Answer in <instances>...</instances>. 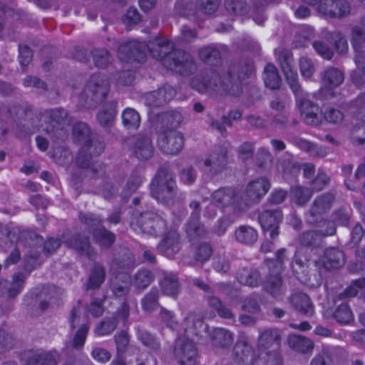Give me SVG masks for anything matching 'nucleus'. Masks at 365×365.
<instances>
[{
    "label": "nucleus",
    "mask_w": 365,
    "mask_h": 365,
    "mask_svg": "<svg viewBox=\"0 0 365 365\" xmlns=\"http://www.w3.org/2000/svg\"><path fill=\"white\" fill-rule=\"evenodd\" d=\"M280 332L277 329L264 331L259 338L257 354L245 342L235 346V360L240 365H280L281 357L276 351L279 346Z\"/></svg>",
    "instance_id": "nucleus-1"
},
{
    "label": "nucleus",
    "mask_w": 365,
    "mask_h": 365,
    "mask_svg": "<svg viewBox=\"0 0 365 365\" xmlns=\"http://www.w3.org/2000/svg\"><path fill=\"white\" fill-rule=\"evenodd\" d=\"M156 48H150L142 42L130 41L122 45L119 48V58L124 60L130 56H135L138 53H144L148 48L154 58L160 60L165 59L164 64L168 68L175 70L177 72L183 73L184 70L179 68H190L192 61L188 60L187 55L184 52L178 51L172 53L173 44L165 38H157L154 43Z\"/></svg>",
    "instance_id": "nucleus-2"
},
{
    "label": "nucleus",
    "mask_w": 365,
    "mask_h": 365,
    "mask_svg": "<svg viewBox=\"0 0 365 365\" xmlns=\"http://www.w3.org/2000/svg\"><path fill=\"white\" fill-rule=\"evenodd\" d=\"M287 81L297 96V104L304 121L309 125H319L322 120V112L318 106L306 98H300L301 88L298 82V75L294 69L293 59L289 53L282 54L279 58Z\"/></svg>",
    "instance_id": "nucleus-3"
},
{
    "label": "nucleus",
    "mask_w": 365,
    "mask_h": 365,
    "mask_svg": "<svg viewBox=\"0 0 365 365\" xmlns=\"http://www.w3.org/2000/svg\"><path fill=\"white\" fill-rule=\"evenodd\" d=\"M333 200L334 197L329 193L325 194L315 200L307 220L309 223H319L317 227L320 229L304 233L300 240L303 245H311L319 241L322 236L332 235L335 233V227L333 222H327L322 220L318 222L317 220L314 219L317 215L327 210L330 207Z\"/></svg>",
    "instance_id": "nucleus-4"
},
{
    "label": "nucleus",
    "mask_w": 365,
    "mask_h": 365,
    "mask_svg": "<svg viewBox=\"0 0 365 365\" xmlns=\"http://www.w3.org/2000/svg\"><path fill=\"white\" fill-rule=\"evenodd\" d=\"M185 332L188 336L193 334L200 335L201 337L210 336L212 341L216 344L226 346L232 341V336L230 331L222 328L213 329L212 333H210L209 329L202 321L200 316L196 314H190L185 319Z\"/></svg>",
    "instance_id": "nucleus-5"
},
{
    "label": "nucleus",
    "mask_w": 365,
    "mask_h": 365,
    "mask_svg": "<svg viewBox=\"0 0 365 365\" xmlns=\"http://www.w3.org/2000/svg\"><path fill=\"white\" fill-rule=\"evenodd\" d=\"M287 259L286 250L281 249L277 251L274 260L267 261L268 267L274 274H270L267 277L264 284V289L274 297L280 296L284 291L281 277L278 274L283 270L284 264Z\"/></svg>",
    "instance_id": "nucleus-6"
},
{
    "label": "nucleus",
    "mask_w": 365,
    "mask_h": 365,
    "mask_svg": "<svg viewBox=\"0 0 365 365\" xmlns=\"http://www.w3.org/2000/svg\"><path fill=\"white\" fill-rule=\"evenodd\" d=\"M211 79L213 83L207 78L204 79L203 82H201L199 78H195L192 81V86L200 93L207 91L209 88L219 90V91L222 89L231 95H236L240 91L239 85L237 82L234 83V78L230 74L224 76L223 80L220 81V78L218 74L214 73H212Z\"/></svg>",
    "instance_id": "nucleus-7"
},
{
    "label": "nucleus",
    "mask_w": 365,
    "mask_h": 365,
    "mask_svg": "<svg viewBox=\"0 0 365 365\" xmlns=\"http://www.w3.org/2000/svg\"><path fill=\"white\" fill-rule=\"evenodd\" d=\"M175 182L173 175L165 170H160L150 185L152 196L158 200L167 202L173 197Z\"/></svg>",
    "instance_id": "nucleus-8"
},
{
    "label": "nucleus",
    "mask_w": 365,
    "mask_h": 365,
    "mask_svg": "<svg viewBox=\"0 0 365 365\" xmlns=\"http://www.w3.org/2000/svg\"><path fill=\"white\" fill-rule=\"evenodd\" d=\"M353 46L356 52L355 62L357 66L356 71L351 74V79L356 85L365 83V51L361 50L357 45L358 41L363 39L365 34L359 26L352 30Z\"/></svg>",
    "instance_id": "nucleus-9"
},
{
    "label": "nucleus",
    "mask_w": 365,
    "mask_h": 365,
    "mask_svg": "<svg viewBox=\"0 0 365 365\" xmlns=\"http://www.w3.org/2000/svg\"><path fill=\"white\" fill-rule=\"evenodd\" d=\"M157 142L161 151L170 155L180 152L184 145L182 134L176 130H165L160 132Z\"/></svg>",
    "instance_id": "nucleus-10"
},
{
    "label": "nucleus",
    "mask_w": 365,
    "mask_h": 365,
    "mask_svg": "<svg viewBox=\"0 0 365 365\" xmlns=\"http://www.w3.org/2000/svg\"><path fill=\"white\" fill-rule=\"evenodd\" d=\"M306 3L313 5L322 14L340 17L350 11V6L345 0H304Z\"/></svg>",
    "instance_id": "nucleus-11"
},
{
    "label": "nucleus",
    "mask_w": 365,
    "mask_h": 365,
    "mask_svg": "<svg viewBox=\"0 0 365 365\" xmlns=\"http://www.w3.org/2000/svg\"><path fill=\"white\" fill-rule=\"evenodd\" d=\"M131 226L135 231L139 229L144 233L154 235L161 232L165 229V222L157 214L147 212L142 214L135 223L133 222Z\"/></svg>",
    "instance_id": "nucleus-12"
},
{
    "label": "nucleus",
    "mask_w": 365,
    "mask_h": 365,
    "mask_svg": "<svg viewBox=\"0 0 365 365\" xmlns=\"http://www.w3.org/2000/svg\"><path fill=\"white\" fill-rule=\"evenodd\" d=\"M83 308L81 305L74 307L71 313L70 322L73 328L80 326L73 339V346L81 347L86 341L88 331V317L82 314Z\"/></svg>",
    "instance_id": "nucleus-13"
},
{
    "label": "nucleus",
    "mask_w": 365,
    "mask_h": 365,
    "mask_svg": "<svg viewBox=\"0 0 365 365\" xmlns=\"http://www.w3.org/2000/svg\"><path fill=\"white\" fill-rule=\"evenodd\" d=\"M238 199L239 195H234L232 189L218 190L212 195L211 203L205 207V215L209 218H212L216 215L215 207L228 205L232 202H237Z\"/></svg>",
    "instance_id": "nucleus-14"
},
{
    "label": "nucleus",
    "mask_w": 365,
    "mask_h": 365,
    "mask_svg": "<svg viewBox=\"0 0 365 365\" xmlns=\"http://www.w3.org/2000/svg\"><path fill=\"white\" fill-rule=\"evenodd\" d=\"M175 354L181 365H196L197 350L187 337H180L177 340Z\"/></svg>",
    "instance_id": "nucleus-15"
},
{
    "label": "nucleus",
    "mask_w": 365,
    "mask_h": 365,
    "mask_svg": "<svg viewBox=\"0 0 365 365\" xmlns=\"http://www.w3.org/2000/svg\"><path fill=\"white\" fill-rule=\"evenodd\" d=\"M311 260L317 267L327 269L339 268L345 262L344 253L335 248L327 249L322 256H314Z\"/></svg>",
    "instance_id": "nucleus-16"
},
{
    "label": "nucleus",
    "mask_w": 365,
    "mask_h": 365,
    "mask_svg": "<svg viewBox=\"0 0 365 365\" xmlns=\"http://www.w3.org/2000/svg\"><path fill=\"white\" fill-rule=\"evenodd\" d=\"M108 92V83L104 76H93L88 81L84 93L92 100H103Z\"/></svg>",
    "instance_id": "nucleus-17"
},
{
    "label": "nucleus",
    "mask_w": 365,
    "mask_h": 365,
    "mask_svg": "<svg viewBox=\"0 0 365 365\" xmlns=\"http://www.w3.org/2000/svg\"><path fill=\"white\" fill-rule=\"evenodd\" d=\"M282 219V212L278 210H265L259 217V222L264 232H269L271 238L278 235V227Z\"/></svg>",
    "instance_id": "nucleus-18"
},
{
    "label": "nucleus",
    "mask_w": 365,
    "mask_h": 365,
    "mask_svg": "<svg viewBox=\"0 0 365 365\" xmlns=\"http://www.w3.org/2000/svg\"><path fill=\"white\" fill-rule=\"evenodd\" d=\"M120 270L117 271L116 276L112 282L111 289L113 294L117 297L125 295L129 289L130 280L127 274L130 267L128 264L119 266L118 267Z\"/></svg>",
    "instance_id": "nucleus-19"
},
{
    "label": "nucleus",
    "mask_w": 365,
    "mask_h": 365,
    "mask_svg": "<svg viewBox=\"0 0 365 365\" xmlns=\"http://www.w3.org/2000/svg\"><path fill=\"white\" fill-rule=\"evenodd\" d=\"M270 187L269 182L265 178L250 182L246 189L247 197L250 201H256L266 195Z\"/></svg>",
    "instance_id": "nucleus-20"
},
{
    "label": "nucleus",
    "mask_w": 365,
    "mask_h": 365,
    "mask_svg": "<svg viewBox=\"0 0 365 365\" xmlns=\"http://www.w3.org/2000/svg\"><path fill=\"white\" fill-rule=\"evenodd\" d=\"M307 262L303 252L298 250L294 256V259L291 264L292 269L296 277L302 283H307Z\"/></svg>",
    "instance_id": "nucleus-21"
},
{
    "label": "nucleus",
    "mask_w": 365,
    "mask_h": 365,
    "mask_svg": "<svg viewBox=\"0 0 365 365\" xmlns=\"http://www.w3.org/2000/svg\"><path fill=\"white\" fill-rule=\"evenodd\" d=\"M175 90L170 87H165L157 91L150 93L147 97V101L150 106H160L170 101L175 96Z\"/></svg>",
    "instance_id": "nucleus-22"
},
{
    "label": "nucleus",
    "mask_w": 365,
    "mask_h": 365,
    "mask_svg": "<svg viewBox=\"0 0 365 365\" xmlns=\"http://www.w3.org/2000/svg\"><path fill=\"white\" fill-rule=\"evenodd\" d=\"M25 278L24 274L16 273L14 274L13 280L11 282L0 280V292L5 289L9 297H16L22 291Z\"/></svg>",
    "instance_id": "nucleus-23"
},
{
    "label": "nucleus",
    "mask_w": 365,
    "mask_h": 365,
    "mask_svg": "<svg viewBox=\"0 0 365 365\" xmlns=\"http://www.w3.org/2000/svg\"><path fill=\"white\" fill-rule=\"evenodd\" d=\"M133 151L138 158L140 160L149 159L154 151L150 138L148 136L138 137L133 146Z\"/></svg>",
    "instance_id": "nucleus-24"
},
{
    "label": "nucleus",
    "mask_w": 365,
    "mask_h": 365,
    "mask_svg": "<svg viewBox=\"0 0 365 365\" xmlns=\"http://www.w3.org/2000/svg\"><path fill=\"white\" fill-rule=\"evenodd\" d=\"M344 81L343 73L336 68L327 69L323 76L322 92L327 93L334 88L339 86Z\"/></svg>",
    "instance_id": "nucleus-25"
},
{
    "label": "nucleus",
    "mask_w": 365,
    "mask_h": 365,
    "mask_svg": "<svg viewBox=\"0 0 365 365\" xmlns=\"http://www.w3.org/2000/svg\"><path fill=\"white\" fill-rule=\"evenodd\" d=\"M291 303L296 309L307 315H312L314 313L310 299L304 293L299 292L292 295Z\"/></svg>",
    "instance_id": "nucleus-26"
},
{
    "label": "nucleus",
    "mask_w": 365,
    "mask_h": 365,
    "mask_svg": "<svg viewBox=\"0 0 365 365\" xmlns=\"http://www.w3.org/2000/svg\"><path fill=\"white\" fill-rule=\"evenodd\" d=\"M287 343L291 349L302 353L310 352L314 348V344L310 339L299 335L289 336Z\"/></svg>",
    "instance_id": "nucleus-27"
},
{
    "label": "nucleus",
    "mask_w": 365,
    "mask_h": 365,
    "mask_svg": "<svg viewBox=\"0 0 365 365\" xmlns=\"http://www.w3.org/2000/svg\"><path fill=\"white\" fill-rule=\"evenodd\" d=\"M160 252L170 256L179 249V237L176 232H170L159 245Z\"/></svg>",
    "instance_id": "nucleus-28"
},
{
    "label": "nucleus",
    "mask_w": 365,
    "mask_h": 365,
    "mask_svg": "<svg viewBox=\"0 0 365 365\" xmlns=\"http://www.w3.org/2000/svg\"><path fill=\"white\" fill-rule=\"evenodd\" d=\"M235 239L240 243L251 245L255 242L258 235L257 231L252 227L242 225L235 231Z\"/></svg>",
    "instance_id": "nucleus-29"
},
{
    "label": "nucleus",
    "mask_w": 365,
    "mask_h": 365,
    "mask_svg": "<svg viewBox=\"0 0 365 365\" xmlns=\"http://www.w3.org/2000/svg\"><path fill=\"white\" fill-rule=\"evenodd\" d=\"M264 81L265 86L271 89H277L281 84V78L276 67L272 64H267L264 68Z\"/></svg>",
    "instance_id": "nucleus-30"
},
{
    "label": "nucleus",
    "mask_w": 365,
    "mask_h": 365,
    "mask_svg": "<svg viewBox=\"0 0 365 365\" xmlns=\"http://www.w3.org/2000/svg\"><path fill=\"white\" fill-rule=\"evenodd\" d=\"M90 130L88 125L83 123H76L73 128V137L76 141L84 143L87 148L91 146L89 139Z\"/></svg>",
    "instance_id": "nucleus-31"
},
{
    "label": "nucleus",
    "mask_w": 365,
    "mask_h": 365,
    "mask_svg": "<svg viewBox=\"0 0 365 365\" xmlns=\"http://www.w3.org/2000/svg\"><path fill=\"white\" fill-rule=\"evenodd\" d=\"M226 159V154L224 151L213 153L209 158L204 160L206 171H217L222 167Z\"/></svg>",
    "instance_id": "nucleus-32"
},
{
    "label": "nucleus",
    "mask_w": 365,
    "mask_h": 365,
    "mask_svg": "<svg viewBox=\"0 0 365 365\" xmlns=\"http://www.w3.org/2000/svg\"><path fill=\"white\" fill-rule=\"evenodd\" d=\"M237 279L242 284L254 287L259 284V274L257 270L244 269L237 274Z\"/></svg>",
    "instance_id": "nucleus-33"
},
{
    "label": "nucleus",
    "mask_w": 365,
    "mask_h": 365,
    "mask_svg": "<svg viewBox=\"0 0 365 365\" xmlns=\"http://www.w3.org/2000/svg\"><path fill=\"white\" fill-rule=\"evenodd\" d=\"M161 287L163 292L167 294L175 297L178 294L179 290V284L175 276L169 274L165 276L161 282Z\"/></svg>",
    "instance_id": "nucleus-34"
},
{
    "label": "nucleus",
    "mask_w": 365,
    "mask_h": 365,
    "mask_svg": "<svg viewBox=\"0 0 365 365\" xmlns=\"http://www.w3.org/2000/svg\"><path fill=\"white\" fill-rule=\"evenodd\" d=\"M122 118L124 125L128 129H136L140 125V115L138 113L133 109H125L122 114Z\"/></svg>",
    "instance_id": "nucleus-35"
},
{
    "label": "nucleus",
    "mask_w": 365,
    "mask_h": 365,
    "mask_svg": "<svg viewBox=\"0 0 365 365\" xmlns=\"http://www.w3.org/2000/svg\"><path fill=\"white\" fill-rule=\"evenodd\" d=\"M198 220V215L197 213H193L187 225L186 232L191 239H195L205 233V230L202 226H200Z\"/></svg>",
    "instance_id": "nucleus-36"
},
{
    "label": "nucleus",
    "mask_w": 365,
    "mask_h": 365,
    "mask_svg": "<svg viewBox=\"0 0 365 365\" xmlns=\"http://www.w3.org/2000/svg\"><path fill=\"white\" fill-rule=\"evenodd\" d=\"M68 247L73 248L82 255H91L90 246L87 240H82L78 236L73 237L70 240L64 242Z\"/></svg>",
    "instance_id": "nucleus-37"
},
{
    "label": "nucleus",
    "mask_w": 365,
    "mask_h": 365,
    "mask_svg": "<svg viewBox=\"0 0 365 365\" xmlns=\"http://www.w3.org/2000/svg\"><path fill=\"white\" fill-rule=\"evenodd\" d=\"M105 272L100 265L93 267L90 275L87 286L88 289H95L98 287L104 281Z\"/></svg>",
    "instance_id": "nucleus-38"
},
{
    "label": "nucleus",
    "mask_w": 365,
    "mask_h": 365,
    "mask_svg": "<svg viewBox=\"0 0 365 365\" xmlns=\"http://www.w3.org/2000/svg\"><path fill=\"white\" fill-rule=\"evenodd\" d=\"M334 317L340 324H349L353 320V314L348 305L343 304L335 311Z\"/></svg>",
    "instance_id": "nucleus-39"
},
{
    "label": "nucleus",
    "mask_w": 365,
    "mask_h": 365,
    "mask_svg": "<svg viewBox=\"0 0 365 365\" xmlns=\"http://www.w3.org/2000/svg\"><path fill=\"white\" fill-rule=\"evenodd\" d=\"M93 237L101 245L108 247L114 242V235L103 228H96L93 232Z\"/></svg>",
    "instance_id": "nucleus-40"
},
{
    "label": "nucleus",
    "mask_w": 365,
    "mask_h": 365,
    "mask_svg": "<svg viewBox=\"0 0 365 365\" xmlns=\"http://www.w3.org/2000/svg\"><path fill=\"white\" fill-rule=\"evenodd\" d=\"M311 192L307 188L297 187L291 191L292 199L297 204L302 205L311 197Z\"/></svg>",
    "instance_id": "nucleus-41"
},
{
    "label": "nucleus",
    "mask_w": 365,
    "mask_h": 365,
    "mask_svg": "<svg viewBox=\"0 0 365 365\" xmlns=\"http://www.w3.org/2000/svg\"><path fill=\"white\" fill-rule=\"evenodd\" d=\"M153 279L150 272L148 270L138 272L134 278L133 284L138 289H145Z\"/></svg>",
    "instance_id": "nucleus-42"
},
{
    "label": "nucleus",
    "mask_w": 365,
    "mask_h": 365,
    "mask_svg": "<svg viewBox=\"0 0 365 365\" xmlns=\"http://www.w3.org/2000/svg\"><path fill=\"white\" fill-rule=\"evenodd\" d=\"M299 68L302 76L304 78H309L315 71V67L310 58L303 56L299 60Z\"/></svg>",
    "instance_id": "nucleus-43"
},
{
    "label": "nucleus",
    "mask_w": 365,
    "mask_h": 365,
    "mask_svg": "<svg viewBox=\"0 0 365 365\" xmlns=\"http://www.w3.org/2000/svg\"><path fill=\"white\" fill-rule=\"evenodd\" d=\"M158 292L156 290H151L142 301V306L145 311L152 312L158 305Z\"/></svg>",
    "instance_id": "nucleus-44"
},
{
    "label": "nucleus",
    "mask_w": 365,
    "mask_h": 365,
    "mask_svg": "<svg viewBox=\"0 0 365 365\" xmlns=\"http://www.w3.org/2000/svg\"><path fill=\"white\" fill-rule=\"evenodd\" d=\"M324 118L330 123L336 124L343 120L344 115L338 109L329 108L324 113Z\"/></svg>",
    "instance_id": "nucleus-45"
},
{
    "label": "nucleus",
    "mask_w": 365,
    "mask_h": 365,
    "mask_svg": "<svg viewBox=\"0 0 365 365\" xmlns=\"http://www.w3.org/2000/svg\"><path fill=\"white\" fill-rule=\"evenodd\" d=\"M116 327L115 319L102 322L95 329L98 336H104L110 334Z\"/></svg>",
    "instance_id": "nucleus-46"
},
{
    "label": "nucleus",
    "mask_w": 365,
    "mask_h": 365,
    "mask_svg": "<svg viewBox=\"0 0 365 365\" xmlns=\"http://www.w3.org/2000/svg\"><path fill=\"white\" fill-rule=\"evenodd\" d=\"M209 304L214 307L219 315L224 318H232L233 314L229 309L222 305L221 302L216 297H212L209 299Z\"/></svg>",
    "instance_id": "nucleus-47"
},
{
    "label": "nucleus",
    "mask_w": 365,
    "mask_h": 365,
    "mask_svg": "<svg viewBox=\"0 0 365 365\" xmlns=\"http://www.w3.org/2000/svg\"><path fill=\"white\" fill-rule=\"evenodd\" d=\"M138 339L142 344L152 350H157L159 348L158 343L147 331H141L138 334Z\"/></svg>",
    "instance_id": "nucleus-48"
},
{
    "label": "nucleus",
    "mask_w": 365,
    "mask_h": 365,
    "mask_svg": "<svg viewBox=\"0 0 365 365\" xmlns=\"http://www.w3.org/2000/svg\"><path fill=\"white\" fill-rule=\"evenodd\" d=\"M47 113L49 115L51 122L58 125H61V123L65 125V122L66 121V118L67 116L66 110L61 108H58L48 111Z\"/></svg>",
    "instance_id": "nucleus-49"
},
{
    "label": "nucleus",
    "mask_w": 365,
    "mask_h": 365,
    "mask_svg": "<svg viewBox=\"0 0 365 365\" xmlns=\"http://www.w3.org/2000/svg\"><path fill=\"white\" fill-rule=\"evenodd\" d=\"M33 53L27 46H19V62L21 66H27L31 61Z\"/></svg>",
    "instance_id": "nucleus-50"
},
{
    "label": "nucleus",
    "mask_w": 365,
    "mask_h": 365,
    "mask_svg": "<svg viewBox=\"0 0 365 365\" xmlns=\"http://www.w3.org/2000/svg\"><path fill=\"white\" fill-rule=\"evenodd\" d=\"M115 116L114 108H111L108 110L100 112L98 115V122L103 126L111 123Z\"/></svg>",
    "instance_id": "nucleus-51"
},
{
    "label": "nucleus",
    "mask_w": 365,
    "mask_h": 365,
    "mask_svg": "<svg viewBox=\"0 0 365 365\" xmlns=\"http://www.w3.org/2000/svg\"><path fill=\"white\" fill-rule=\"evenodd\" d=\"M93 358L102 363L107 362L110 360L111 355L106 349L102 348H95L92 351Z\"/></svg>",
    "instance_id": "nucleus-52"
},
{
    "label": "nucleus",
    "mask_w": 365,
    "mask_h": 365,
    "mask_svg": "<svg viewBox=\"0 0 365 365\" xmlns=\"http://www.w3.org/2000/svg\"><path fill=\"white\" fill-rule=\"evenodd\" d=\"M313 46L317 53L322 58L328 60L331 58L333 56L332 51L322 42H314Z\"/></svg>",
    "instance_id": "nucleus-53"
},
{
    "label": "nucleus",
    "mask_w": 365,
    "mask_h": 365,
    "mask_svg": "<svg viewBox=\"0 0 365 365\" xmlns=\"http://www.w3.org/2000/svg\"><path fill=\"white\" fill-rule=\"evenodd\" d=\"M365 287V278H360L354 282V285L348 287L345 291L346 297H355L359 292V289Z\"/></svg>",
    "instance_id": "nucleus-54"
},
{
    "label": "nucleus",
    "mask_w": 365,
    "mask_h": 365,
    "mask_svg": "<svg viewBox=\"0 0 365 365\" xmlns=\"http://www.w3.org/2000/svg\"><path fill=\"white\" fill-rule=\"evenodd\" d=\"M365 287V278H360L354 282V285L348 287L345 291L346 297H355L359 292V289Z\"/></svg>",
    "instance_id": "nucleus-55"
},
{
    "label": "nucleus",
    "mask_w": 365,
    "mask_h": 365,
    "mask_svg": "<svg viewBox=\"0 0 365 365\" xmlns=\"http://www.w3.org/2000/svg\"><path fill=\"white\" fill-rule=\"evenodd\" d=\"M212 253L211 247L209 245L200 246L196 253V259L200 262L207 261Z\"/></svg>",
    "instance_id": "nucleus-56"
},
{
    "label": "nucleus",
    "mask_w": 365,
    "mask_h": 365,
    "mask_svg": "<svg viewBox=\"0 0 365 365\" xmlns=\"http://www.w3.org/2000/svg\"><path fill=\"white\" fill-rule=\"evenodd\" d=\"M95 64L98 67L104 66L110 60L109 54L107 51L102 50L95 53L93 56Z\"/></svg>",
    "instance_id": "nucleus-57"
},
{
    "label": "nucleus",
    "mask_w": 365,
    "mask_h": 365,
    "mask_svg": "<svg viewBox=\"0 0 365 365\" xmlns=\"http://www.w3.org/2000/svg\"><path fill=\"white\" fill-rule=\"evenodd\" d=\"M200 56L202 59L209 61L212 57L220 58V52L212 46H207L200 51Z\"/></svg>",
    "instance_id": "nucleus-58"
},
{
    "label": "nucleus",
    "mask_w": 365,
    "mask_h": 365,
    "mask_svg": "<svg viewBox=\"0 0 365 365\" xmlns=\"http://www.w3.org/2000/svg\"><path fill=\"white\" fill-rule=\"evenodd\" d=\"M118 354L123 352L128 343V335L125 332H121L115 337Z\"/></svg>",
    "instance_id": "nucleus-59"
},
{
    "label": "nucleus",
    "mask_w": 365,
    "mask_h": 365,
    "mask_svg": "<svg viewBox=\"0 0 365 365\" xmlns=\"http://www.w3.org/2000/svg\"><path fill=\"white\" fill-rule=\"evenodd\" d=\"M136 365H156V359L153 356L142 353L136 359Z\"/></svg>",
    "instance_id": "nucleus-60"
},
{
    "label": "nucleus",
    "mask_w": 365,
    "mask_h": 365,
    "mask_svg": "<svg viewBox=\"0 0 365 365\" xmlns=\"http://www.w3.org/2000/svg\"><path fill=\"white\" fill-rule=\"evenodd\" d=\"M335 46L338 51L341 53H345L348 50V43L346 40L339 33L335 34Z\"/></svg>",
    "instance_id": "nucleus-61"
},
{
    "label": "nucleus",
    "mask_w": 365,
    "mask_h": 365,
    "mask_svg": "<svg viewBox=\"0 0 365 365\" xmlns=\"http://www.w3.org/2000/svg\"><path fill=\"white\" fill-rule=\"evenodd\" d=\"M56 356L51 354L40 356L36 361V365H56Z\"/></svg>",
    "instance_id": "nucleus-62"
},
{
    "label": "nucleus",
    "mask_w": 365,
    "mask_h": 365,
    "mask_svg": "<svg viewBox=\"0 0 365 365\" xmlns=\"http://www.w3.org/2000/svg\"><path fill=\"white\" fill-rule=\"evenodd\" d=\"M143 181V178L140 175H133L128 182L127 188L129 193H132L139 187Z\"/></svg>",
    "instance_id": "nucleus-63"
},
{
    "label": "nucleus",
    "mask_w": 365,
    "mask_h": 365,
    "mask_svg": "<svg viewBox=\"0 0 365 365\" xmlns=\"http://www.w3.org/2000/svg\"><path fill=\"white\" fill-rule=\"evenodd\" d=\"M180 179L181 181L186 185L192 184L195 179V175L194 174L193 170L192 168L184 170L181 173Z\"/></svg>",
    "instance_id": "nucleus-64"
}]
</instances>
